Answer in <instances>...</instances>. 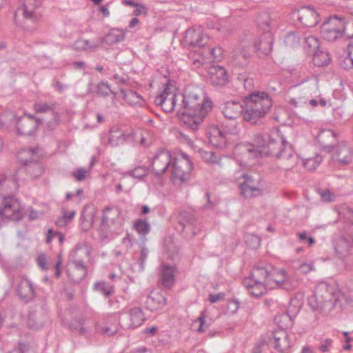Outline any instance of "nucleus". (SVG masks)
Here are the masks:
<instances>
[{"label": "nucleus", "instance_id": "nucleus-1", "mask_svg": "<svg viewBox=\"0 0 353 353\" xmlns=\"http://www.w3.org/2000/svg\"><path fill=\"white\" fill-rule=\"evenodd\" d=\"M256 145L249 144L246 150L254 157H263L271 156L288 161L287 168H293L298 161L292 145L282 136L278 129H272L264 135L255 136Z\"/></svg>", "mask_w": 353, "mask_h": 353}, {"label": "nucleus", "instance_id": "nucleus-2", "mask_svg": "<svg viewBox=\"0 0 353 353\" xmlns=\"http://www.w3.org/2000/svg\"><path fill=\"white\" fill-rule=\"evenodd\" d=\"M181 99L180 108L177 110L182 115L181 120L188 128L196 132L203 119L212 110V103L199 88L186 90Z\"/></svg>", "mask_w": 353, "mask_h": 353}, {"label": "nucleus", "instance_id": "nucleus-3", "mask_svg": "<svg viewBox=\"0 0 353 353\" xmlns=\"http://www.w3.org/2000/svg\"><path fill=\"white\" fill-rule=\"evenodd\" d=\"M243 119L257 124L272 105V99L265 92L254 91L245 98Z\"/></svg>", "mask_w": 353, "mask_h": 353}, {"label": "nucleus", "instance_id": "nucleus-4", "mask_svg": "<svg viewBox=\"0 0 353 353\" xmlns=\"http://www.w3.org/2000/svg\"><path fill=\"white\" fill-rule=\"evenodd\" d=\"M272 270V265L270 263H260L254 267L250 275L243 280L250 294L259 297L267 292Z\"/></svg>", "mask_w": 353, "mask_h": 353}, {"label": "nucleus", "instance_id": "nucleus-5", "mask_svg": "<svg viewBox=\"0 0 353 353\" xmlns=\"http://www.w3.org/2000/svg\"><path fill=\"white\" fill-rule=\"evenodd\" d=\"M37 149H23L20 151L18 155L19 159L23 163V166L17 170V172L21 179H23L21 175L23 172L32 179L40 176L43 172V168L41 164L38 161V157Z\"/></svg>", "mask_w": 353, "mask_h": 353}, {"label": "nucleus", "instance_id": "nucleus-6", "mask_svg": "<svg viewBox=\"0 0 353 353\" xmlns=\"http://www.w3.org/2000/svg\"><path fill=\"white\" fill-rule=\"evenodd\" d=\"M192 163L189 157L182 153L180 157H174L171 165V177L174 183L181 185L188 181L192 170Z\"/></svg>", "mask_w": 353, "mask_h": 353}, {"label": "nucleus", "instance_id": "nucleus-7", "mask_svg": "<svg viewBox=\"0 0 353 353\" xmlns=\"http://www.w3.org/2000/svg\"><path fill=\"white\" fill-rule=\"evenodd\" d=\"M345 30L344 18L336 15L331 16L321 26V34L323 38L328 41H334L341 38Z\"/></svg>", "mask_w": 353, "mask_h": 353}, {"label": "nucleus", "instance_id": "nucleus-8", "mask_svg": "<svg viewBox=\"0 0 353 353\" xmlns=\"http://www.w3.org/2000/svg\"><path fill=\"white\" fill-rule=\"evenodd\" d=\"M121 211L114 207H106L103 210L100 229L103 232H116L123 225V220Z\"/></svg>", "mask_w": 353, "mask_h": 353}, {"label": "nucleus", "instance_id": "nucleus-9", "mask_svg": "<svg viewBox=\"0 0 353 353\" xmlns=\"http://www.w3.org/2000/svg\"><path fill=\"white\" fill-rule=\"evenodd\" d=\"M221 129L218 126H211L208 132V139L210 143L214 147L223 148L226 145L227 134H236L239 129L236 125H232L230 127L227 125L222 126Z\"/></svg>", "mask_w": 353, "mask_h": 353}, {"label": "nucleus", "instance_id": "nucleus-10", "mask_svg": "<svg viewBox=\"0 0 353 353\" xmlns=\"http://www.w3.org/2000/svg\"><path fill=\"white\" fill-rule=\"evenodd\" d=\"M0 216L3 219L19 221L23 218L19 201L12 196H4L0 206Z\"/></svg>", "mask_w": 353, "mask_h": 353}, {"label": "nucleus", "instance_id": "nucleus-11", "mask_svg": "<svg viewBox=\"0 0 353 353\" xmlns=\"http://www.w3.org/2000/svg\"><path fill=\"white\" fill-rule=\"evenodd\" d=\"M45 0H23L22 8L18 10L21 12L24 19L33 23L39 22L42 19L41 6Z\"/></svg>", "mask_w": 353, "mask_h": 353}, {"label": "nucleus", "instance_id": "nucleus-12", "mask_svg": "<svg viewBox=\"0 0 353 353\" xmlns=\"http://www.w3.org/2000/svg\"><path fill=\"white\" fill-rule=\"evenodd\" d=\"M179 97L181 98V96L172 92V88L167 85L163 91L155 97L154 102L157 105H160L164 112L170 113L174 111Z\"/></svg>", "mask_w": 353, "mask_h": 353}, {"label": "nucleus", "instance_id": "nucleus-13", "mask_svg": "<svg viewBox=\"0 0 353 353\" xmlns=\"http://www.w3.org/2000/svg\"><path fill=\"white\" fill-rule=\"evenodd\" d=\"M174 157L170 152L162 150L157 153L153 158L152 162V169L156 176H161L170 168L173 162Z\"/></svg>", "mask_w": 353, "mask_h": 353}, {"label": "nucleus", "instance_id": "nucleus-14", "mask_svg": "<svg viewBox=\"0 0 353 353\" xmlns=\"http://www.w3.org/2000/svg\"><path fill=\"white\" fill-rule=\"evenodd\" d=\"M40 120L31 114H25L17 119L16 127L19 134L32 135L40 123Z\"/></svg>", "mask_w": 353, "mask_h": 353}, {"label": "nucleus", "instance_id": "nucleus-15", "mask_svg": "<svg viewBox=\"0 0 353 353\" xmlns=\"http://www.w3.org/2000/svg\"><path fill=\"white\" fill-rule=\"evenodd\" d=\"M332 159L337 161L341 165H347L352 162L353 159V150L346 142H342L336 145H334Z\"/></svg>", "mask_w": 353, "mask_h": 353}, {"label": "nucleus", "instance_id": "nucleus-16", "mask_svg": "<svg viewBox=\"0 0 353 353\" xmlns=\"http://www.w3.org/2000/svg\"><path fill=\"white\" fill-rule=\"evenodd\" d=\"M298 19L303 26L312 28L319 22V14L313 6H303L298 10Z\"/></svg>", "mask_w": 353, "mask_h": 353}, {"label": "nucleus", "instance_id": "nucleus-17", "mask_svg": "<svg viewBox=\"0 0 353 353\" xmlns=\"http://www.w3.org/2000/svg\"><path fill=\"white\" fill-rule=\"evenodd\" d=\"M15 291L19 299L26 302L32 300L35 296L32 283L25 276H19Z\"/></svg>", "mask_w": 353, "mask_h": 353}, {"label": "nucleus", "instance_id": "nucleus-18", "mask_svg": "<svg viewBox=\"0 0 353 353\" xmlns=\"http://www.w3.org/2000/svg\"><path fill=\"white\" fill-rule=\"evenodd\" d=\"M19 179H21L17 172L14 174L12 178L0 176V195L1 196V202H3L4 196H12L15 198L12 192L17 190Z\"/></svg>", "mask_w": 353, "mask_h": 353}, {"label": "nucleus", "instance_id": "nucleus-19", "mask_svg": "<svg viewBox=\"0 0 353 353\" xmlns=\"http://www.w3.org/2000/svg\"><path fill=\"white\" fill-rule=\"evenodd\" d=\"M244 181L240 183V193L245 198H253L261 194V190L256 185L251 176L243 174Z\"/></svg>", "mask_w": 353, "mask_h": 353}, {"label": "nucleus", "instance_id": "nucleus-20", "mask_svg": "<svg viewBox=\"0 0 353 353\" xmlns=\"http://www.w3.org/2000/svg\"><path fill=\"white\" fill-rule=\"evenodd\" d=\"M67 274L74 282H79L86 276L88 268L83 260L76 258L72 261L70 268L67 270Z\"/></svg>", "mask_w": 353, "mask_h": 353}, {"label": "nucleus", "instance_id": "nucleus-21", "mask_svg": "<svg viewBox=\"0 0 353 353\" xmlns=\"http://www.w3.org/2000/svg\"><path fill=\"white\" fill-rule=\"evenodd\" d=\"M166 303V298L161 292L152 290L148 295L145 305L151 312H157L164 308Z\"/></svg>", "mask_w": 353, "mask_h": 353}, {"label": "nucleus", "instance_id": "nucleus-22", "mask_svg": "<svg viewBox=\"0 0 353 353\" xmlns=\"http://www.w3.org/2000/svg\"><path fill=\"white\" fill-rule=\"evenodd\" d=\"M196 222L195 217L191 212L183 211L179 215V224L181 227V232L187 237L189 236V231L191 232V236H194L196 234L194 228Z\"/></svg>", "mask_w": 353, "mask_h": 353}, {"label": "nucleus", "instance_id": "nucleus-23", "mask_svg": "<svg viewBox=\"0 0 353 353\" xmlns=\"http://www.w3.org/2000/svg\"><path fill=\"white\" fill-rule=\"evenodd\" d=\"M244 111L245 105L235 101H227L221 108V112L224 117L230 120H235L241 115L243 116Z\"/></svg>", "mask_w": 353, "mask_h": 353}, {"label": "nucleus", "instance_id": "nucleus-24", "mask_svg": "<svg viewBox=\"0 0 353 353\" xmlns=\"http://www.w3.org/2000/svg\"><path fill=\"white\" fill-rule=\"evenodd\" d=\"M208 41V39L203 34L201 30H196L190 28L185 31L184 42L192 48L204 46Z\"/></svg>", "mask_w": 353, "mask_h": 353}, {"label": "nucleus", "instance_id": "nucleus-25", "mask_svg": "<svg viewBox=\"0 0 353 353\" xmlns=\"http://www.w3.org/2000/svg\"><path fill=\"white\" fill-rule=\"evenodd\" d=\"M272 347L278 352H283L290 347L288 335L285 330L279 329L272 333V337L270 339Z\"/></svg>", "mask_w": 353, "mask_h": 353}, {"label": "nucleus", "instance_id": "nucleus-26", "mask_svg": "<svg viewBox=\"0 0 353 353\" xmlns=\"http://www.w3.org/2000/svg\"><path fill=\"white\" fill-rule=\"evenodd\" d=\"M210 82L216 86H223L228 82V72L220 65H212L208 69Z\"/></svg>", "mask_w": 353, "mask_h": 353}, {"label": "nucleus", "instance_id": "nucleus-27", "mask_svg": "<svg viewBox=\"0 0 353 353\" xmlns=\"http://www.w3.org/2000/svg\"><path fill=\"white\" fill-rule=\"evenodd\" d=\"M177 272L175 265L163 263L161 268L159 282L161 285L169 289L175 282V273Z\"/></svg>", "mask_w": 353, "mask_h": 353}, {"label": "nucleus", "instance_id": "nucleus-28", "mask_svg": "<svg viewBox=\"0 0 353 353\" xmlns=\"http://www.w3.org/2000/svg\"><path fill=\"white\" fill-rule=\"evenodd\" d=\"M127 313L129 317V322L124 325L126 328L135 329L141 326L145 321V314L140 307H131Z\"/></svg>", "mask_w": 353, "mask_h": 353}, {"label": "nucleus", "instance_id": "nucleus-29", "mask_svg": "<svg viewBox=\"0 0 353 353\" xmlns=\"http://www.w3.org/2000/svg\"><path fill=\"white\" fill-rule=\"evenodd\" d=\"M316 139L325 151L331 152V149H334L332 143L336 139V134L332 130L325 129L319 132Z\"/></svg>", "mask_w": 353, "mask_h": 353}, {"label": "nucleus", "instance_id": "nucleus-30", "mask_svg": "<svg viewBox=\"0 0 353 353\" xmlns=\"http://www.w3.org/2000/svg\"><path fill=\"white\" fill-rule=\"evenodd\" d=\"M273 39L270 32H265L259 39L258 43L255 44V48L259 55H268L272 49Z\"/></svg>", "mask_w": 353, "mask_h": 353}, {"label": "nucleus", "instance_id": "nucleus-31", "mask_svg": "<svg viewBox=\"0 0 353 353\" xmlns=\"http://www.w3.org/2000/svg\"><path fill=\"white\" fill-rule=\"evenodd\" d=\"M285 279L286 275L284 270L276 269L272 266V270L270 277L271 281L270 284H268V290L275 288H283Z\"/></svg>", "mask_w": 353, "mask_h": 353}, {"label": "nucleus", "instance_id": "nucleus-32", "mask_svg": "<svg viewBox=\"0 0 353 353\" xmlns=\"http://www.w3.org/2000/svg\"><path fill=\"white\" fill-rule=\"evenodd\" d=\"M250 57V52L245 49L236 48L232 52L231 61L239 67L245 66Z\"/></svg>", "mask_w": 353, "mask_h": 353}, {"label": "nucleus", "instance_id": "nucleus-33", "mask_svg": "<svg viewBox=\"0 0 353 353\" xmlns=\"http://www.w3.org/2000/svg\"><path fill=\"white\" fill-rule=\"evenodd\" d=\"M128 137L121 129L113 128L110 132L108 142L112 146H117L124 143Z\"/></svg>", "mask_w": 353, "mask_h": 353}, {"label": "nucleus", "instance_id": "nucleus-34", "mask_svg": "<svg viewBox=\"0 0 353 353\" xmlns=\"http://www.w3.org/2000/svg\"><path fill=\"white\" fill-rule=\"evenodd\" d=\"M103 39L104 43L112 46L125 39V32L121 29L112 28Z\"/></svg>", "mask_w": 353, "mask_h": 353}, {"label": "nucleus", "instance_id": "nucleus-35", "mask_svg": "<svg viewBox=\"0 0 353 353\" xmlns=\"http://www.w3.org/2000/svg\"><path fill=\"white\" fill-rule=\"evenodd\" d=\"M312 55L314 64L319 67L327 65L331 61L329 53L319 49L313 52Z\"/></svg>", "mask_w": 353, "mask_h": 353}, {"label": "nucleus", "instance_id": "nucleus-36", "mask_svg": "<svg viewBox=\"0 0 353 353\" xmlns=\"http://www.w3.org/2000/svg\"><path fill=\"white\" fill-rule=\"evenodd\" d=\"M316 291L318 294H321L322 296L321 299L327 305L328 303L332 301L333 291L330 285L327 283H320L316 288Z\"/></svg>", "mask_w": 353, "mask_h": 353}, {"label": "nucleus", "instance_id": "nucleus-37", "mask_svg": "<svg viewBox=\"0 0 353 353\" xmlns=\"http://www.w3.org/2000/svg\"><path fill=\"white\" fill-rule=\"evenodd\" d=\"M322 296L315 290L313 295L308 298V304L313 310H321L327 305L321 299Z\"/></svg>", "mask_w": 353, "mask_h": 353}, {"label": "nucleus", "instance_id": "nucleus-38", "mask_svg": "<svg viewBox=\"0 0 353 353\" xmlns=\"http://www.w3.org/2000/svg\"><path fill=\"white\" fill-rule=\"evenodd\" d=\"M57 103L55 101L50 102H35L33 105V109L35 112L39 114L46 113L55 110Z\"/></svg>", "mask_w": 353, "mask_h": 353}, {"label": "nucleus", "instance_id": "nucleus-39", "mask_svg": "<svg viewBox=\"0 0 353 353\" xmlns=\"http://www.w3.org/2000/svg\"><path fill=\"white\" fill-rule=\"evenodd\" d=\"M96 291L101 293L105 297L110 296L114 293V288L112 285L105 281L96 282L94 285Z\"/></svg>", "mask_w": 353, "mask_h": 353}, {"label": "nucleus", "instance_id": "nucleus-40", "mask_svg": "<svg viewBox=\"0 0 353 353\" xmlns=\"http://www.w3.org/2000/svg\"><path fill=\"white\" fill-rule=\"evenodd\" d=\"M134 228L141 236H145L150 231V225L147 220L137 219L134 223Z\"/></svg>", "mask_w": 353, "mask_h": 353}, {"label": "nucleus", "instance_id": "nucleus-41", "mask_svg": "<svg viewBox=\"0 0 353 353\" xmlns=\"http://www.w3.org/2000/svg\"><path fill=\"white\" fill-rule=\"evenodd\" d=\"M304 48H307L308 52L313 54L319 49V41L317 37L309 35L304 37Z\"/></svg>", "mask_w": 353, "mask_h": 353}, {"label": "nucleus", "instance_id": "nucleus-42", "mask_svg": "<svg viewBox=\"0 0 353 353\" xmlns=\"http://www.w3.org/2000/svg\"><path fill=\"white\" fill-rule=\"evenodd\" d=\"M301 37L297 32H289L284 38V43L290 48H296L299 45Z\"/></svg>", "mask_w": 353, "mask_h": 353}, {"label": "nucleus", "instance_id": "nucleus-43", "mask_svg": "<svg viewBox=\"0 0 353 353\" xmlns=\"http://www.w3.org/2000/svg\"><path fill=\"white\" fill-rule=\"evenodd\" d=\"M97 92L99 96L105 97L109 95L110 93L116 95V93L113 92L110 88V85L107 82L101 81L97 85Z\"/></svg>", "mask_w": 353, "mask_h": 353}, {"label": "nucleus", "instance_id": "nucleus-44", "mask_svg": "<svg viewBox=\"0 0 353 353\" xmlns=\"http://www.w3.org/2000/svg\"><path fill=\"white\" fill-rule=\"evenodd\" d=\"M322 161V157L319 155H316L312 158H308L304 160V167L310 171L314 170L319 163Z\"/></svg>", "mask_w": 353, "mask_h": 353}, {"label": "nucleus", "instance_id": "nucleus-45", "mask_svg": "<svg viewBox=\"0 0 353 353\" xmlns=\"http://www.w3.org/2000/svg\"><path fill=\"white\" fill-rule=\"evenodd\" d=\"M200 153L205 161L210 163L220 164V158L217 157L214 152L201 150Z\"/></svg>", "mask_w": 353, "mask_h": 353}, {"label": "nucleus", "instance_id": "nucleus-46", "mask_svg": "<svg viewBox=\"0 0 353 353\" xmlns=\"http://www.w3.org/2000/svg\"><path fill=\"white\" fill-rule=\"evenodd\" d=\"M127 174L135 179H141L147 175V169L143 166H138L129 170Z\"/></svg>", "mask_w": 353, "mask_h": 353}, {"label": "nucleus", "instance_id": "nucleus-47", "mask_svg": "<svg viewBox=\"0 0 353 353\" xmlns=\"http://www.w3.org/2000/svg\"><path fill=\"white\" fill-rule=\"evenodd\" d=\"M123 97L127 101L132 104H137L142 99V97L133 90H130L127 93H124Z\"/></svg>", "mask_w": 353, "mask_h": 353}, {"label": "nucleus", "instance_id": "nucleus-48", "mask_svg": "<svg viewBox=\"0 0 353 353\" xmlns=\"http://www.w3.org/2000/svg\"><path fill=\"white\" fill-rule=\"evenodd\" d=\"M256 22L261 28L267 30L270 25L271 20L268 13H263L258 16Z\"/></svg>", "mask_w": 353, "mask_h": 353}, {"label": "nucleus", "instance_id": "nucleus-49", "mask_svg": "<svg viewBox=\"0 0 353 353\" xmlns=\"http://www.w3.org/2000/svg\"><path fill=\"white\" fill-rule=\"evenodd\" d=\"M246 243L253 249H256L259 247L261 244V239L254 234H247L245 237Z\"/></svg>", "mask_w": 353, "mask_h": 353}, {"label": "nucleus", "instance_id": "nucleus-50", "mask_svg": "<svg viewBox=\"0 0 353 353\" xmlns=\"http://www.w3.org/2000/svg\"><path fill=\"white\" fill-rule=\"evenodd\" d=\"M29 349L30 345L28 343L19 341L18 345L8 353H27Z\"/></svg>", "mask_w": 353, "mask_h": 353}, {"label": "nucleus", "instance_id": "nucleus-51", "mask_svg": "<svg viewBox=\"0 0 353 353\" xmlns=\"http://www.w3.org/2000/svg\"><path fill=\"white\" fill-rule=\"evenodd\" d=\"M86 44H88V39H78L73 44V47L75 50L79 51H83L86 49Z\"/></svg>", "mask_w": 353, "mask_h": 353}, {"label": "nucleus", "instance_id": "nucleus-52", "mask_svg": "<svg viewBox=\"0 0 353 353\" xmlns=\"http://www.w3.org/2000/svg\"><path fill=\"white\" fill-rule=\"evenodd\" d=\"M86 172L84 168H80L73 172L72 174L77 181H81L85 179Z\"/></svg>", "mask_w": 353, "mask_h": 353}, {"label": "nucleus", "instance_id": "nucleus-53", "mask_svg": "<svg viewBox=\"0 0 353 353\" xmlns=\"http://www.w3.org/2000/svg\"><path fill=\"white\" fill-rule=\"evenodd\" d=\"M208 50L214 59L219 60L221 59L223 55V49L221 48H208Z\"/></svg>", "mask_w": 353, "mask_h": 353}, {"label": "nucleus", "instance_id": "nucleus-54", "mask_svg": "<svg viewBox=\"0 0 353 353\" xmlns=\"http://www.w3.org/2000/svg\"><path fill=\"white\" fill-rule=\"evenodd\" d=\"M104 43V41L103 37H98L96 40L91 42L90 46V52H95L99 48H101Z\"/></svg>", "mask_w": 353, "mask_h": 353}, {"label": "nucleus", "instance_id": "nucleus-55", "mask_svg": "<svg viewBox=\"0 0 353 353\" xmlns=\"http://www.w3.org/2000/svg\"><path fill=\"white\" fill-rule=\"evenodd\" d=\"M299 270L303 274H307L314 270V265L312 263H303L299 265Z\"/></svg>", "mask_w": 353, "mask_h": 353}, {"label": "nucleus", "instance_id": "nucleus-56", "mask_svg": "<svg viewBox=\"0 0 353 353\" xmlns=\"http://www.w3.org/2000/svg\"><path fill=\"white\" fill-rule=\"evenodd\" d=\"M319 192L323 201L329 202L332 201L333 194L330 190H321Z\"/></svg>", "mask_w": 353, "mask_h": 353}, {"label": "nucleus", "instance_id": "nucleus-57", "mask_svg": "<svg viewBox=\"0 0 353 353\" xmlns=\"http://www.w3.org/2000/svg\"><path fill=\"white\" fill-rule=\"evenodd\" d=\"M343 213L344 219L350 224H353V210L347 208Z\"/></svg>", "mask_w": 353, "mask_h": 353}, {"label": "nucleus", "instance_id": "nucleus-58", "mask_svg": "<svg viewBox=\"0 0 353 353\" xmlns=\"http://www.w3.org/2000/svg\"><path fill=\"white\" fill-rule=\"evenodd\" d=\"M299 239L301 241H307L308 243L309 246L312 245L315 243V240L312 236H307V232H303L299 234Z\"/></svg>", "mask_w": 353, "mask_h": 353}, {"label": "nucleus", "instance_id": "nucleus-59", "mask_svg": "<svg viewBox=\"0 0 353 353\" xmlns=\"http://www.w3.org/2000/svg\"><path fill=\"white\" fill-rule=\"evenodd\" d=\"M196 321L199 323V326L197 329V332H203L205 330V328L207 327L203 314H202L200 316L197 318Z\"/></svg>", "mask_w": 353, "mask_h": 353}, {"label": "nucleus", "instance_id": "nucleus-60", "mask_svg": "<svg viewBox=\"0 0 353 353\" xmlns=\"http://www.w3.org/2000/svg\"><path fill=\"white\" fill-rule=\"evenodd\" d=\"M225 295V294L224 292H219L216 294H211L209 295V301L212 303L218 302L219 301L223 300Z\"/></svg>", "mask_w": 353, "mask_h": 353}, {"label": "nucleus", "instance_id": "nucleus-61", "mask_svg": "<svg viewBox=\"0 0 353 353\" xmlns=\"http://www.w3.org/2000/svg\"><path fill=\"white\" fill-rule=\"evenodd\" d=\"M101 332L103 334L108 336H113L117 332V328L114 327V328L108 326H105L102 328Z\"/></svg>", "mask_w": 353, "mask_h": 353}, {"label": "nucleus", "instance_id": "nucleus-62", "mask_svg": "<svg viewBox=\"0 0 353 353\" xmlns=\"http://www.w3.org/2000/svg\"><path fill=\"white\" fill-rule=\"evenodd\" d=\"M37 263L39 266L43 270H47L48 266L46 263V258L44 254H40L37 258Z\"/></svg>", "mask_w": 353, "mask_h": 353}, {"label": "nucleus", "instance_id": "nucleus-63", "mask_svg": "<svg viewBox=\"0 0 353 353\" xmlns=\"http://www.w3.org/2000/svg\"><path fill=\"white\" fill-rule=\"evenodd\" d=\"M113 79L117 82H119L122 84H126L129 81L128 77L125 74L119 75V74H114L113 75Z\"/></svg>", "mask_w": 353, "mask_h": 353}, {"label": "nucleus", "instance_id": "nucleus-64", "mask_svg": "<svg viewBox=\"0 0 353 353\" xmlns=\"http://www.w3.org/2000/svg\"><path fill=\"white\" fill-rule=\"evenodd\" d=\"M129 353H152V351L151 349L141 346L132 350Z\"/></svg>", "mask_w": 353, "mask_h": 353}]
</instances>
